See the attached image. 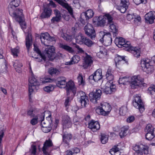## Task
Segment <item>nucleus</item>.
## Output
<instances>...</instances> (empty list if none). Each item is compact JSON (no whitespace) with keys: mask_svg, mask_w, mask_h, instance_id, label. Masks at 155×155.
Masks as SVG:
<instances>
[{"mask_svg":"<svg viewBox=\"0 0 155 155\" xmlns=\"http://www.w3.org/2000/svg\"><path fill=\"white\" fill-rule=\"evenodd\" d=\"M30 151L31 154L35 155L36 151V146H32L31 148L30 149Z\"/></svg>","mask_w":155,"mask_h":155,"instance_id":"nucleus-64","label":"nucleus"},{"mask_svg":"<svg viewBox=\"0 0 155 155\" xmlns=\"http://www.w3.org/2000/svg\"><path fill=\"white\" fill-rule=\"evenodd\" d=\"M88 128L93 132L96 131L100 128L99 123L97 121L92 120L88 124Z\"/></svg>","mask_w":155,"mask_h":155,"instance_id":"nucleus-13","label":"nucleus"},{"mask_svg":"<svg viewBox=\"0 0 155 155\" xmlns=\"http://www.w3.org/2000/svg\"><path fill=\"white\" fill-rule=\"evenodd\" d=\"M55 87V85L53 84H50L48 86L44 87L43 88V89L46 92L48 93H50L54 90Z\"/></svg>","mask_w":155,"mask_h":155,"instance_id":"nucleus-36","label":"nucleus"},{"mask_svg":"<svg viewBox=\"0 0 155 155\" xmlns=\"http://www.w3.org/2000/svg\"><path fill=\"white\" fill-rule=\"evenodd\" d=\"M145 131L147 133L155 132L154 128L150 124H149L147 125L145 129Z\"/></svg>","mask_w":155,"mask_h":155,"instance_id":"nucleus-46","label":"nucleus"},{"mask_svg":"<svg viewBox=\"0 0 155 155\" xmlns=\"http://www.w3.org/2000/svg\"><path fill=\"white\" fill-rule=\"evenodd\" d=\"M101 91L100 89L96 90L95 92L90 93L89 94L90 100L94 104L97 103V101L101 98Z\"/></svg>","mask_w":155,"mask_h":155,"instance_id":"nucleus-9","label":"nucleus"},{"mask_svg":"<svg viewBox=\"0 0 155 155\" xmlns=\"http://www.w3.org/2000/svg\"><path fill=\"white\" fill-rule=\"evenodd\" d=\"M59 47L69 53H73L74 52V50L71 47L66 45L60 43L59 45Z\"/></svg>","mask_w":155,"mask_h":155,"instance_id":"nucleus-33","label":"nucleus"},{"mask_svg":"<svg viewBox=\"0 0 155 155\" xmlns=\"http://www.w3.org/2000/svg\"><path fill=\"white\" fill-rule=\"evenodd\" d=\"M36 113V110L32 108L28 109L27 111V115L30 116L31 117H35V114Z\"/></svg>","mask_w":155,"mask_h":155,"instance_id":"nucleus-42","label":"nucleus"},{"mask_svg":"<svg viewBox=\"0 0 155 155\" xmlns=\"http://www.w3.org/2000/svg\"><path fill=\"white\" fill-rule=\"evenodd\" d=\"M40 37L41 42L44 43H45V40H46V41H48V40L50 41H53L54 39V38L53 37L50 36L47 32L41 34Z\"/></svg>","mask_w":155,"mask_h":155,"instance_id":"nucleus-19","label":"nucleus"},{"mask_svg":"<svg viewBox=\"0 0 155 155\" xmlns=\"http://www.w3.org/2000/svg\"><path fill=\"white\" fill-rule=\"evenodd\" d=\"M95 37V30L91 24L88 23V47H91L95 42L92 40Z\"/></svg>","mask_w":155,"mask_h":155,"instance_id":"nucleus-8","label":"nucleus"},{"mask_svg":"<svg viewBox=\"0 0 155 155\" xmlns=\"http://www.w3.org/2000/svg\"><path fill=\"white\" fill-rule=\"evenodd\" d=\"M66 78L64 77H60L57 78L56 81L57 86L60 88H64L66 87Z\"/></svg>","mask_w":155,"mask_h":155,"instance_id":"nucleus-15","label":"nucleus"},{"mask_svg":"<svg viewBox=\"0 0 155 155\" xmlns=\"http://www.w3.org/2000/svg\"><path fill=\"white\" fill-rule=\"evenodd\" d=\"M80 60V57L78 55H75L71 58V61L67 62L66 65H71L74 64L78 63Z\"/></svg>","mask_w":155,"mask_h":155,"instance_id":"nucleus-29","label":"nucleus"},{"mask_svg":"<svg viewBox=\"0 0 155 155\" xmlns=\"http://www.w3.org/2000/svg\"><path fill=\"white\" fill-rule=\"evenodd\" d=\"M94 14V12L92 9H88V18H92Z\"/></svg>","mask_w":155,"mask_h":155,"instance_id":"nucleus-61","label":"nucleus"},{"mask_svg":"<svg viewBox=\"0 0 155 155\" xmlns=\"http://www.w3.org/2000/svg\"><path fill=\"white\" fill-rule=\"evenodd\" d=\"M86 38L81 33H79L76 37V41L77 43L80 44L85 43L86 41Z\"/></svg>","mask_w":155,"mask_h":155,"instance_id":"nucleus-23","label":"nucleus"},{"mask_svg":"<svg viewBox=\"0 0 155 155\" xmlns=\"http://www.w3.org/2000/svg\"><path fill=\"white\" fill-rule=\"evenodd\" d=\"M151 62L150 60L147 58L143 59L141 61L142 69L147 74H151L154 70L153 66L150 64Z\"/></svg>","mask_w":155,"mask_h":155,"instance_id":"nucleus-6","label":"nucleus"},{"mask_svg":"<svg viewBox=\"0 0 155 155\" xmlns=\"http://www.w3.org/2000/svg\"><path fill=\"white\" fill-rule=\"evenodd\" d=\"M115 44L119 48H121L122 47V45L125 42L124 39L122 38H116L114 40Z\"/></svg>","mask_w":155,"mask_h":155,"instance_id":"nucleus-27","label":"nucleus"},{"mask_svg":"<svg viewBox=\"0 0 155 155\" xmlns=\"http://www.w3.org/2000/svg\"><path fill=\"white\" fill-rule=\"evenodd\" d=\"M100 136L101 142L103 144H105L108 140V135L104 133H101Z\"/></svg>","mask_w":155,"mask_h":155,"instance_id":"nucleus-37","label":"nucleus"},{"mask_svg":"<svg viewBox=\"0 0 155 155\" xmlns=\"http://www.w3.org/2000/svg\"><path fill=\"white\" fill-rule=\"evenodd\" d=\"M20 2V0H12L8 5V8L9 15L19 23L22 29L24 30L26 28V25L22 13L23 10L16 8Z\"/></svg>","mask_w":155,"mask_h":155,"instance_id":"nucleus-1","label":"nucleus"},{"mask_svg":"<svg viewBox=\"0 0 155 155\" xmlns=\"http://www.w3.org/2000/svg\"><path fill=\"white\" fill-rule=\"evenodd\" d=\"M120 150L117 146H114L110 150L109 152L112 155H120Z\"/></svg>","mask_w":155,"mask_h":155,"instance_id":"nucleus-34","label":"nucleus"},{"mask_svg":"<svg viewBox=\"0 0 155 155\" xmlns=\"http://www.w3.org/2000/svg\"><path fill=\"white\" fill-rule=\"evenodd\" d=\"M93 58L91 56L88 55V68L91 66L93 63Z\"/></svg>","mask_w":155,"mask_h":155,"instance_id":"nucleus-59","label":"nucleus"},{"mask_svg":"<svg viewBox=\"0 0 155 155\" xmlns=\"http://www.w3.org/2000/svg\"><path fill=\"white\" fill-rule=\"evenodd\" d=\"M59 4L61 5L63 7L67 9L70 15L73 17V8L70 6L69 5L68 3H66L62 1Z\"/></svg>","mask_w":155,"mask_h":155,"instance_id":"nucleus-22","label":"nucleus"},{"mask_svg":"<svg viewBox=\"0 0 155 155\" xmlns=\"http://www.w3.org/2000/svg\"><path fill=\"white\" fill-rule=\"evenodd\" d=\"M120 6L117 9L122 13H124L128 8L130 5L129 0H120Z\"/></svg>","mask_w":155,"mask_h":155,"instance_id":"nucleus-12","label":"nucleus"},{"mask_svg":"<svg viewBox=\"0 0 155 155\" xmlns=\"http://www.w3.org/2000/svg\"><path fill=\"white\" fill-rule=\"evenodd\" d=\"M48 111H45L44 112V113H42L41 114V116L42 117V118H41V127H44V126H47V124H46V123L44 121V119L45 118V114L48 112Z\"/></svg>","mask_w":155,"mask_h":155,"instance_id":"nucleus-52","label":"nucleus"},{"mask_svg":"<svg viewBox=\"0 0 155 155\" xmlns=\"http://www.w3.org/2000/svg\"><path fill=\"white\" fill-rule=\"evenodd\" d=\"M116 91V86L112 82H107L103 91L106 94H110Z\"/></svg>","mask_w":155,"mask_h":155,"instance_id":"nucleus-11","label":"nucleus"},{"mask_svg":"<svg viewBox=\"0 0 155 155\" xmlns=\"http://www.w3.org/2000/svg\"><path fill=\"white\" fill-rule=\"evenodd\" d=\"M127 18L128 20L133 21L135 23H137V22H140L141 19L140 16L138 15L136 16L134 15V14H128L127 15Z\"/></svg>","mask_w":155,"mask_h":155,"instance_id":"nucleus-21","label":"nucleus"},{"mask_svg":"<svg viewBox=\"0 0 155 155\" xmlns=\"http://www.w3.org/2000/svg\"><path fill=\"white\" fill-rule=\"evenodd\" d=\"M62 37L67 41H70L71 40V36L66 34H63L62 35Z\"/></svg>","mask_w":155,"mask_h":155,"instance_id":"nucleus-55","label":"nucleus"},{"mask_svg":"<svg viewBox=\"0 0 155 155\" xmlns=\"http://www.w3.org/2000/svg\"><path fill=\"white\" fill-rule=\"evenodd\" d=\"M77 80L79 85H81L83 86L85 84L84 80V79L83 76L80 73L79 74L78 76L77 77Z\"/></svg>","mask_w":155,"mask_h":155,"instance_id":"nucleus-45","label":"nucleus"},{"mask_svg":"<svg viewBox=\"0 0 155 155\" xmlns=\"http://www.w3.org/2000/svg\"><path fill=\"white\" fill-rule=\"evenodd\" d=\"M77 96L80 97V101L81 106L82 107H86L87 102L85 99H87V98H86L85 93L82 91H80L78 93Z\"/></svg>","mask_w":155,"mask_h":155,"instance_id":"nucleus-14","label":"nucleus"},{"mask_svg":"<svg viewBox=\"0 0 155 155\" xmlns=\"http://www.w3.org/2000/svg\"><path fill=\"white\" fill-rule=\"evenodd\" d=\"M147 93L150 95L155 93V85H152L149 87L147 90Z\"/></svg>","mask_w":155,"mask_h":155,"instance_id":"nucleus-49","label":"nucleus"},{"mask_svg":"<svg viewBox=\"0 0 155 155\" xmlns=\"http://www.w3.org/2000/svg\"><path fill=\"white\" fill-rule=\"evenodd\" d=\"M87 11H86L85 12L82 13L81 15V19H80V21L81 23L83 25H84L85 24V21L84 19L82 18L84 16L85 17V18H86V20H87Z\"/></svg>","mask_w":155,"mask_h":155,"instance_id":"nucleus-48","label":"nucleus"},{"mask_svg":"<svg viewBox=\"0 0 155 155\" xmlns=\"http://www.w3.org/2000/svg\"><path fill=\"white\" fill-rule=\"evenodd\" d=\"M78 52L82 54V59L83 60V67L84 68H87V54L84 52L83 49L80 48L78 50Z\"/></svg>","mask_w":155,"mask_h":155,"instance_id":"nucleus-18","label":"nucleus"},{"mask_svg":"<svg viewBox=\"0 0 155 155\" xmlns=\"http://www.w3.org/2000/svg\"><path fill=\"white\" fill-rule=\"evenodd\" d=\"M11 54L14 57H17L18 56V54L19 53L20 50L19 47L17 46L14 48H11Z\"/></svg>","mask_w":155,"mask_h":155,"instance_id":"nucleus-41","label":"nucleus"},{"mask_svg":"<svg viewBox=\"0 0 155 155\" xmlns=\"http://www.w3.org/2000/svg\"><path fill=\"white\" fill-rule=\"evenodd\" d=\"M122 47L125 48L124 49L125 50L128 51H130L131 49H133V47L130 45V42L128 41L125 42L122 45Z\"/></svg>","mask_w":155,"mask_h":155,"instance_id":"nucleus-43","label":"nucleus"},{"mask_svg":"<svg viewBox=\"0 0 155 155\" xmlns=\"http://www.w3.org/2000/svg\"><path fill=\"white\" fill-rule=\"evenodd\" d=\"M130 51L135 57L138 58L140 56V50L137 48L133 47V49H131Z\"/></svg>","mask_w":155,"mask_h":155,"instance_id":"nucleus-40","label":"nucleus"},{"mask_svg":"<svg viewBox=\"0 0 155 155\" xmlns=\"http://www.w3.org/2000/svg\"><path fill=\"white\" fill-rule=\"evenodd\" d=\"M53 80L50 78H41L40 80V81H42L41 83H45L48 82H51L53 81Z\"/></svg>","mask_w":155,"mask_h":155,"instance_id":"nucleus-57","label":"nucleus"},{"mask_svg":"<svg viewBox=\"0 0 155 155\" xmlns=\"http://www.w3.org/2000/svg\"><path fill=\"white\" fill-rule=\"evenodd\" d=\"M127 112V107L125 106L122 107L119 109V112L120 115L122 116L125 115Z\"/></svg>","mask_w":155,"mask_h":155,"instance_id":"nucleus-50","label":"nucleus"},{"mask_svg":"<svg viewBox=\"0 0 155 155\" xmlns=\"http://www.w3.org/2000/svg\"><path fill=\"white\" fill-rule=\"evenodd\" d=\"M94 74L89 76L88 78L89 81L90 83L93 84L95 82V80L94 79Z\"/></svg>","mask_w":155,"mask_h":155,"instance_id":"nucleus-63","label":"nucleus"},{"mask_svg":"<svg viewBox=\"0 0 155 155\" xmlns=\"http://www.w3.org/2000/svg\"><path fill=\"white\" fill-rule=\"evenodd\" d=\"M145 20L150 24L153 23L155 19V12L152 11L149 12L145 15Z\"/></svg>","mask_w":155,"mask_h":155,"instance_id":"nucleus-16","label":"nucleus"},{"mask_svg":"<svg viewBox=\"0 0 155 155\" xmlns=\"http://www.w3.org/2000/svg\"><path fill=\"white\" fill-rule=\"evenodd\" d=\"M38 117L35 116L30 121V123L33 125L36 124L38 123Z\"/></svg>","mask_w":155,"mask_h":155,"instance_id":"nucleus-58","label":"nucleus"},{"mask_svg":"<svg viewBox=\"0 0 155 155\" xmlns=\"http://www.w3.org/2000/svg\"><path fill=\"white\" fill-rule=\"evenodd\" d=\"M41 129L42 130L44 133H48L51 130V128L48 127L47 126L41 127Z\"/></svg>","mask_w":155,"mask_h":155,"instance_id":"nucleus-54","label":"nucleus"},{"mask_svg":"<svg viewBox=\"0 0 155 155\" xmlns=\"http://www.w3.org/2000/svg\"><path fill=\"white\" fill-rule=\"evenodd\" d=\"M59 71L56 68H53L49 71V74L52 75L55 74H58L59 73Z\"/></svg>","mask_w":155,"mask_h":155,"instance_id":"nucleus-53","label":"nucleus"},{"mask_svg":"<svg viewBox=\"0 0 155 155\" xmlns=\"http://www.w3.org/2000/svg\"><path fill=\"white\" fill-rule=\"evenodd\" d=\"M13 66L16 71L20 72L21 71L20 68L23 65L21 62L18 60H16L13 62Z\"/></svg>","mask_w":155,"mask_h":155,"instance_id":"nucleus-31","label":"nucleus"},{"mask_svg":"<svg viewBox=\"0 0 155 155\" xmlns=\"http://www.w3.org/2000/svg\"><path fill=\"white\" fill-rule=\"evenodd\" d=\"M55 51V48L54 46H49L45 48V49L43 54H45L47 53L48 54L49 52H50L51 51V52H54Z\"/></svg>","mask_w":155,"mask_h":155,"instance_id":"nucleus-47","label":"nucleus"},{"mask_svg":"<svg viewBox=\"0 0 155 155\" xmlns=\"http://www.w3.org/2000/svg\"><path fill=\"white\" fill-rule=\"evenodd\" d=\"M133 103L134 106L138 109L141 113H142L145 110L143 103L139 95L136 94L134 95Z\"/></svg>","mask_w":155,"mask_h":155,"instance_id":"nucleus-7","label":"nucleus"},{"mask_svg":"<svg viewBox=\"0 0 155 155\" xmlns=\"http://www.w3.org/2000/svg\"><path fill=\"white\" fill-rule=\"evenodd\" d=\"M45 56V57L48 58V60L50 61L53 60L55 57V53L54 52H52L51 51L49 52L48 54L47 53L45 54H43Z\"/></svg>","mask_w":155,"mask_h":155,"instance_id":"nucleus-39","label":"nucleus"},{"mask_svg":"<svg viewBox=\"0 0 155 155\" xmlns=\"http://www.w3.org/2000/svg\"><path fill=\"white\" fill-rule=\"evenodd\" d=\"M143 79L140 75L134 76L132 77H123L119 78V84H125L127 82L130 84V86L132 89L137 88L138 87L144 86L145 84L143 82Z\"/></svg>","mask_w":155,"mask_h":155,"instance_id":"nucleus-2","label":"nucleus"},{"mask_svg":"<svg viewBox=\"0 0 155 155\" xmlns=\"http://www.w3.org/2000/svg\"><path fill=\"white\" fill-rule=\"evenodd\" d=\"M146 138L149 140H151L155 137V132H147L146 135Z\"/></svg>","mask_w":155,"mask_h":155,"instance_id":"nucleus-44","label":"nucleus"},{"mask_svg":"<svg viewBox=\"0 0 155 155\" xmlns=\"http://www.w3.org/2000/svg\"><path fill=\"white\" fill-rule=\"evenodd\" d=\"M40 58H36V61L38 62H40L43 59L45 61L46 60V57H45V55H43V54L41 55H39Z\"/></svg>","mask_w":155,"mask_h":155,"instance_id":"nucleus-56","label":"nucleus"},{"mask_svg":"<svg viewBox=\"0 0 155 155\" xmlns=\"http://www.w3.org/2000/svg\"><path fill=\"white\" fill-rule=\"evenodd\" d=\"M62 137L63 142L65 144L69 145V140L71 139L72 137V134L70 133L64 132L62 136Z\"/></svg>","mask_w":155,"mask_h":155,"instance_id":"nucleus-20","label":"nucleus"},{"mask_svg":"<svg viewBox=\"0 0 155 155\" xmlns=\"http://www.w3.org/2000/svg\"><path fill=\"white\" fill-rule=\"evenodd\" d=\"M106 79L108 81L107 82H112L113 83V81L114 79V76L113 75H111L108 76H106Z\"/></svg>","mask_w":155,"mask_h":155,"instance_id":"nucleus-60","label":"nucleus"},{"mask_svg":"<svg viewBox=\"0 0 155 155\" xmlns=\"http://www.w3.org/2000/svg\"><path fill=\"white\" fill-rule=\"evenodd\" d=\"M101 107H96L95 111L96 113L104 116L108 114L111 109L110 105L107 103H101Z\"/></svg>","mask_w":155,"mask_h":155,"instance_id":"nucleus-4","label":"nucleus"},{"mask_svg":"<svg viewBox=\"0 0 155 155\" xmlns=\"http://www.w3.org/2000/svg\"><path fill=\"white\" fill-rule=\"evenodd\" d=\"M37 78H35V76H32L29 78L28 91L29 97H30V95L32 94L34 89H37L38 86L41 83L40 80Z\"/></svg>","mask_w":155,"mask_h":155,"instance_id":"nucleus-3","label":"nucleus"},{"mask_svg":"<svg viewBox=\"0 0 155 155\" xmlns=\"http://www.w3.org/2000/svg\"><path fill=\"white\" fill-rule=\"evenodd\" d=\"M107 20V25L109 26L110 31L112 32L114 36H116L118 31V27L117 24L113 21V18L110 14H107L105 15Z\"/></svg>","mask_w":155,"mask_h":155,"instance_id":"nucleus-5","label":"nucleus"},{"mask_svg":"<svg viewBox=\"0 0 155 155\" xmlns=\"http://www.w3.org/2000/svg\"><path fill=\"white\" fill-rule=\"evenodd\" d=\"M107 19L105 15L103 16H100L98 18L97 25L98 26L103 27L104 26L106 23V19Z\"/></svg>","mask_w":155,"mask_h":155,"instance_id":"nucleus-25","label":"nucleus"},{"mask_svg":"<svg viewBox=\"0 0 155 155\" xmlns=\"http://www.w3.org/2000/svg\"><path fill=\"white\" fill-rule=\"evenodd\" d=\"M62 124L63 129V131H64V128H69L71 127L72 126L71 120L69 118H67L63 120Z\"/></svg>","mask_w":155,"mask_h":155,"instance_id":"nucleus-28","label":"nucleus"},{"mask_svg":"<svg viewBox=\"0 0 155 155\" xmlns=\"http://www.w3.org/2000/svg\"><path fill=\"white\" fill-rule=\"evenodd\" d=\"M51 13L52 10L51 8L49 7H46L44 8L40 17L41 18H48L51 15Z\"/></svg>","mask_w":155,"mask_h":155,"instance_id":"nucleus-17","label":"nucleus"},{"mask_svg":"<svg viewBox=\"0 0 155 155\" xmlns=\"http://www.w3.org/2000/svg\"><path fill=\"white\" fill-rule=\"evenodd\" d=\"M101 50L97 53V56L99 58H104L107 54V50L102 47L101 48Z\"/></svg>","mask_w":155,"mask_h":155,"instance_id":"nucleus-30","label":"nucleus"},{"mask_svg":"<svg viewBox=\"0 0 155 155\" xmlns=\"http://www.w3.org/2000/svg\"><path fill=\"white\" fill-rule=\"evenodd\" d=\"M65 87L67 96H69L71 92H72L73 94V95H72V96H74L75 95L76 93V88L73 81L70 80L67 82Z\"/></svg>","mask_w":155,"mask_h":155,"instance_id":"nucleus-10","label":"nucleus"},{"mask_svg":"<svg viewBox=\"0 0 155 155\" xmlns=\"http://www.w3.org/2000/svg\"><path fill=\"white\" fill-rule=\"evenodd\" d=\"M128 130V127L127 126H124L121 128L119 135L121 138H122L127 135V132Z\"/></svg>","mask_w":155,"mask_h":155,"instance_id":"nucleus-38","label":"nucleus"},{"mask_svg":"<svg viewBox=\"0 0 155 155\" xmlns=\"http://www.w3.org/2000/svg\"><path fill=\"white\" fill-rule=\"evenodd\" d=\"M141 151L140 152L142 153L144 152V154H147L149 153V151L150 150L149 149V147L148 146H142V147H141Z\"/></svg>","mask_w":155,"mask_h":155,"instance_id":"nucleus-51","label":"nucleus"},{"mask_svg":"<svg viewBox=\"0 0 155 155\" xmlns=\"http://www.w3.org/2000/svg\"><path fill=\"white\" fill-rule=\"evenodd\" d=\"M114 61L116 66L120 64L122 61H125V57L123 56L119 55H117L115 58Z\"/></svg>","mask_w":155,"mask_h":155,"instance_id":"nucleus-35","label":"nucleus"},{"mask_svg":"<svg viewBox=\"0 0 155 155\" xmlns=\"http://www.w3.org/2000/svg\"><path fill=\"white\" fill-rule=\"evenodd\" d=\"M26 46L27 49L28 51L30 47L32 45V37L31 35L28 34L26 38Z\"/></svg>","mask_w":155,"mask_h":155,"instance_id":"nucleus-26","label":"nucleus"},{"mask_svg":"<svg viewBox=\"0 0 155 155\" xmlns=\"http://www.w3.org/2000/svg\"><path fill=\"white\" fill-rule=\"evenodd\" d=\"M36 44H34V49L35 51L37 52L39 55H41V52L40 50L39 49L38 47L36 46Z\"/></svg>","mask_w":155,"mask_h":155,"instance_id":"nucleus-62","label":"nucleus"},{"mask_svg":"<svg viewBox=\"0 0 155 155\" xmlns=\"http://www.w3.org/2000/svg\"><path fill=\"white\" fill-rule=\"evenodd\" d=\"M104 37H105L104 44L106 46H108L110 45L112 42V38L110 37V33L104 35Z\"/></svg>","mask_w":155,"mask_h":155,"instance_id":"nucleus-24","label":"nucleus"},{"mask_svg":"<svg viewBox=\"0 0 155 155\" xmlns=\"http://www.w3.org/2000/svg\"><path fill=\"white\" fill-rule=\"evenodd\" d=\"M94 80L95 81L100 80L102 78V71L100 69H98L96 70L94 73Z\"/></svg>","mask_w":155,"mask_h":155,"instance_id":"nucleus-32","label":"nucleus"}]
</instances>
